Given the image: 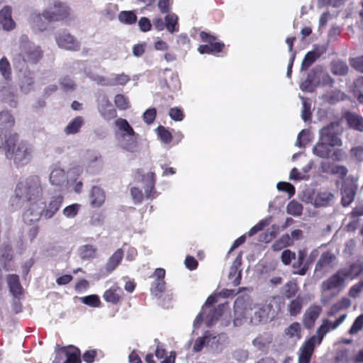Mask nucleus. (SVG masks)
I'll list each match as a JSON object with an SVG mask.
<instances>
[{"mask_svg": "<svg viewBox=\"0 0 363 363\" xmlns=\"http://www.w3.org/2000/svg\"><path fill=\"white\" fill-rule=\"evenodd\" d=\"M20 48L21 52L16 60H22L26 64H37L43 58V52L40 46L29 42H22Z\"/></svg>", "mask_w": 363, "mask_h": 363, "instance_id": "obj_5", "label": "nucleus"}, {"mask_svg": "<svg viewBox=\"0 0 363 363\" xmlns=\"http://www.w3.org/2000/svg\"><path fill=\"white\" fill-rule=\"evenodd\" d=\"M321 312L322 308L320 306H311L303 315V323L304 326L308 329L312 328Z\"/></svg>", "mask_w": 363, "mask_h": 363, "instance_id": "obj_20", "label": "nucleus"}, {"mask_svg": "<svg viewBox=\"0 0 363 363\" xmlns=\"http://www.w3.org/2000/svg\"><path fill=\"white\" fill-rule=\"evenodd\" d=\"M199 36L204 45H201L198 48V51L201 54H217L223 50L225 44L223 42L217 41V38L205 31H201Z\"/></svg>", "mask_w": 363, "mask_h": 363, "instance_id": "obj_7", "label": "nucleus"}, {"mask_svg": "<svg viewBox=\"0 0 363 363\" xmlns=\"http://www.w3.org/2000/svg\"><path fill=\"white\" fill-rule=\"evenodd\" d=\"M115 125L121 132V137L123 139L121 147L123 149L130 152H135L138 150V134H137L128 121L122 118L115 121Z\"/></svg>", "mask_w": 363, "mask_h": 363, "instance_id": "obj_3", "label": "nucleus"}, {"mask_svg": "<svg viewBox=\"0 0 363 363\" xmlns=\"http://www.w3.org/2000/svg\"><path fill=\"white\" fill-rule=\"evenodd\" d=\"M347 318V314L341 315L338 318H337L334 322H331L328 319L323 320V324L318 327L317 329V335L316 338H321V341L323 340V337L330 330H335L337 327H339Z\"/></svg>", "mask_w": 363, "mask_h": 363, "instance_id": "obj_17", "label": "nucleus"}, {"mask_svg": "<svg viewBox=\"0 0 363 363\" xmlns=\"http://www.w3.org/2000/svg\"><path fill=\"white\" fill-rule=\"evenodd\" d=\"M78 253L82 260L93 259L96 257L97 247L93 245H84L79 247Z\"/></svg>", "mask_w": 363, "mask_h": 363, "instance_id": "obj_32", "label": "nucleus"}, {"mask_svg": "<svg viewBox=\"0 0 363 363\" xmlns=\"http://www.w3.org/2000/svg\"><path fill=\"white\" fill-rule=\"evenodd\" d=\"M319 72H320V69L318 68L311 70V72L308 74L306 83H311L315 87L320 86Z\"/></svg>", "mask_w": 363, "mask_h": 363, "instance_id": "obj_55", "label": "nucleus"}, {"mask_svg": "<svg viewBox=\"0 0 363 363\" xmlns=\"http://www.w3.org/2000/svg\"><path fill=\"white\" fill-rule=\"evenodd\" d=\"M303 306V298L300 295L292 300L288 306V311L291 315L296 316L301 311Z\"/></svg>", "mask_w": 363, "mask_h": 363, "instance_id": "obj_43", "label": "nucleus"}, {"mask_svg": "<svg viewBox=\"0 0 363 363\" xmlns=\"http://www.w3.org/2000/svg\"><path fill=\"white\" fill-rule=\"evenodd\" d=\"M143 182L145 184V194L147 199L155 198V174L154 172H149L143 176Z\"/></svg>", "mask_w": 363, "mask_h": 363, "instance_id": "obj_30", "label": "nucleus"}, {"mask_svg": "<svg viewBox=\"0 0 363 363\" xmlns=\"http://www.w3.org/2000/svg\"><path fill=\"white\" fill-rule=\"evenodd\" d=\"M320 343L321 338H316L315 335H313L306 340L300 349L298 363H310L315 346Z\"/></svg>", "mask_w": 363, "mask_h": 363, "instance_id": "obj_9", "label": "nucleus"}, {"mask_svg": "<svg viewBox=\"0 0 363 363\" xmlns=\"http://www.w3.org/2000/svg\"><path fill=\"white\" fill-rule=\"evenodd\" d=\"M118 20L122 23L132 25L137 22L138 17L133 11H123L118 14Z\"/></svg>", "mask_w": 363, "mask_h": 363, "instance_id": "obj_42", "label": "nucleus"}, {"mask_svg": "<svg viewBox=\"0 0 363 363\" xmlns=\"http://www.w3.org/2000/svg\"><path fill=\"white\" fill-rule=\"evenodd\" d=\"M340 125L337 122H332L323 126L319 130V138L328 143L330 146L340 147L342 145V140L340 135Z\"/></svg>", "mask_w": 363, "mask_h": 363, "instance_id": "obj_6", "label": "nucleus"}, {"mask_svg": "<svg viewBox=\"0 0 363 363\" xmlns=\"http://www.w3.org/2000/svg\"><path fill=\"white\" fill-rule=\"evenodd\" d=\"M252 319L257 323L266 321L268 319V313L264 307H259L255 311Z\"/></svg>", "mask_w": 363, "mask_h": 363, "instance_id": "obj_62", "label": "nucleus"}, {"mask_svg": "<svg viewBox=\"0 0 363 363\" xmlns=\"http://www.w3.org/2000/svg\"><path fill=\"white\" fill-rule=\"evenodd\" d=\"M165 274L166 272L163 268H157L154 272L155 279L152 283L150 291L155 296L160 297L165 290Z\"/></svg>", "mask_w": 363, "mask_h": 363, "instance_id": "obj_15", "label": "nucleus"}, {"mask_svg": "<svg viewBox=\"0 0 363 363\" xmlns=\"http://www.w3.org/2000/svg\"><path fill=\"white\" fill-rule=\"evenodd\" d=\"M15 125V119L9 111H3L0 112V129L3 130L4 128L13 127Z\"/></svg>", "mask_w": 363, "mask_h": 363, "instance_id": "obj_40", "label": "nucleus"}, {"mask_svg": "<svg viewBox=\"0 0 363 363\" xmlns=\"http://www.w3.org/2000/svg\"><path fill=\"white\" fill-rule=\"evenodd\" d=\"M320 343L321 338H316L315 335H313L306 340L300 349L298 363H310L315 346Z\"/></svg>", "mask_w": 363, "mask_h": 363, "instance_id": "obj_10", "label": "nucleus"}, {"mask_svg": "<svg viewBox=\"0 0 363 363\" xmlns=\"http://www.w3.org/2000/svg\"><path fill=\"white\" fill-rule=\"evenodd\" d=\"M350 65L356 71L363 73V55L351 58Z\"/></svg>", "mask_w": 363, "mask_h": 363, "instance_id": "obj_63", "label": "nucleus"}, {"mask_svg": "<svg viewBox=\"0 0 363 363\" xmlns=\"http://www.w3.org/2000/svg\"><path fill=\"white\" fill-rule=\"evenodd\" d=\"M55 40L60 48L71 51H78L80 49L79 41L67 30L58 33L55 36Z\"/></svg>", "mask_w": 363, "mask_h": 363, "instance_id": "obj_8", "label": "nucleus"}, {"mask_svg": "<svg viewBox=\"0 0 363 363\" xmlns=\"http://www.w3.org/2000/svg\"><path fill=\"white\" fill-rule=\"evenodd\" d=\"M277 186L279 191L286 192L289 198L295 194V187L291 183L280 182L277 184Z\"/></svg>", "mask_w": 363, "mask_h": 363, "instance_id": "obj_60", "label": "nucleus"}, {"mask_svg": "<svg viewBox=\"0 0 363 363\" xmlns=\"http://www.w3.org/2000/svg\"><path fill=\"white\" fill-rule=\"evenodd\" d=\"M64 201V196L61 194L52 196L48 203L42 207L43 217L45 219L52 218L60 210Z\"/></svg>", "mask_w": 363, "mask_h": 363, "instance_id": "obj_13", "label": "nucleus"}, {"mask_svg": "<svg viewBox=\"0 0 363 363\" xmlns=\"http://www.w3.org/2000/svg\"><path fill=\"white\" fill-rule=\"evenodd\" d=\"M97 108L101 117L106 121H109L117 117L116 110L106 95L99 97Z\"/></svg>", "mask_w": 363, "mask_h": 363, "instance_id": "obj_11", "label": "nucleus"}, {"mask_svg": "<svg viewBox=\"0 0 363 363\" xmlns=\"http://www.w3.org/2000/svg\"><path fill=\"white\" fill-rule=\"evenodd\" d=\"M0 72L5 79L9 80L11 79V68L10 63L6 57H3L0 60Z\"/></svg>", "mask_w": 363, "mask_h": 363, "instance_id": "obj_51", "label": "nucleus"}, {"mask_svg": "<svg viewBox=\"0 0 363 363\" xmlns=\"http://www.w3.org/2000/svg\"><path fill=\"white\" fill-rule=\"evenodd\" d=\"M67 180L66 174L62 169H55L50 173V182L52 185L62 186Z\"/></svg>", "mask_w": 363, "mask_h": 363, "instance_id": "obj_36", "label": "nucleus"}, {"mask_svg": "<svg viewBox=\"0 0 363 363\" xmlns=\"http://www.w3.org/2000/svg\"><path fill=\"white\" fill-rule=\"evenodd\" d=\"M350 305L351 301L347 297H343L330 307L328 311V315L329 317L335 316L340 311L347 309Z\"/></svg>", "mask_w": 363, "mask_h": 363, "instance_id": "obj_34", "label": "nucleus"}, {"mask_svg": "<svg viewBox=\"0 0 363 363\" xmlns=\"http://www.w3.org/2000/svg\"><path fill=\"white\" fill-rule=\"evenodd\" d=\"M286 212L294 216H299L302 214L303 206L299 202L292 200L287 205Z\"/></svg>", "mask_w": 363, "mask_h": 363, "instance_id": "obj_48", "label": "nucleus"}, {"mask_svg": "<svg viewBox=\"0 0 363 363\" xmlns=\"http://www.w3.org/2000/svg\"><path fill=\"white\" fill-rule=\"evenodd\" d=\"M105 199L106 196L104 190L97 186H94L89 194L91 206L93 208H99L104 204Z\"/></svg>", "mask_w": 363, "mask_h": 363, "instance_id": "obj_27", "label": "nucleus"}, {"mask_svg": "<svg viewBox=\"0 0 363 363\" xmlns=\"http://www.w3.org/2000/svg\"><path fill=\"white\" fill-rule=\"evenodd\" d=\"M44 14L52 23L64 21L70 18L72 9L67 3L54 0L44 9Z\"/></svg>", "mask_w": 363, "mask_h": 363, "instance_id": "obj_4", "label": "nucleus"}, {"mask_svg": "<svg viewBox=\"0 0 363 363\" xmlns=\"http://www.w3.org/2000/svg\"><path fill=\"white\" fill-rule=\"evenodd\" d=\"M347 173L348 169L344 165L333 164L330 169V174L337 175L342 179L347 176Z\"/></svg>", "mask_w": 363, "mask_h": 363, "instance_id": "obj_61", "label": "nucleus"}, {"mask_svg": "<svg viewBox=\"0 0 363 363\" xmlns=\"http://www.w3.org/2000/svg\"><path fill=\"white\" fill-rule=\"evenodd\" d=\"M157 135L161 141L165 144L170 143L172 140V133L164 126L160 125L157 128Z\"/></svg>", "mask_w": 363, "mask_h": 363, "instance_id": "obj_52", "label": "nucleus"}, {"mask_svg": "<svg viewBox=\"0 0 363 363\" xmlns=\"http://www.w3.org/2000/svg\"><path fill=\"white\" fill-rule=\"evenodd\" d=\"M225 307V304H219L217 306V307L211 310L206 316V325L208 327L212 326L218 321V320L223 315Z\"/></svg>", "mask_w": 363, "mask_h": 363, "instance_id": "obj_33", "label": "nucleus"}, {"mask_svg": "<svg viewBox=\"0 0 363 363\" xmlns=\"http://www.w3.org/2000/svg\"><path fill=\"white\" fill-rule=\"evenodd\" d=\"M80 208V205L78 203H73L67 206L63 209V215L67 218H74L78 213Z\"/></svg>", "mask_w": 363, "mask_h": 363, "instance_id": "obj_59", "label": "nucleus"}, {"mask_svg": "<svg viewBox=\"0 0 363 363\" xmlns=\"http://www.w3.org/2000/svg\"><path fill=\"white\" fill-rule=\"evenodd\" d=\"M334 199V195L329 191L317 192L313 198V205L315 207H325L330 205Z\"/></svg>", "mask_w": 363, "mask_h": 363, "instance_id": "obj_29", "label": "nucleus"}, {"mask_svg": "<svg viewBox=\"0 0 363 363\" xmlns=\"http://www.w3.org/2000/svg\"><path fill=\"white\" fill-rule=\"evenodd\" d=\"M114 103L119 110L124 111L130 107L128 97L125 96L123 94H116L114 98Z\"/></svg>", "mask_w": 363, "mask_h": 363, "instance_id": "obj_50", "label": "nucleus"}, {"mask_svg": "<svg viewBox=\"0 0 363 363\" xmlns=\"http://www.w3.org/2000/svg\"><path fill=\"white\" fill-rule=\"evenodd\" d=\"M60 84L65 91H72L76 88V84L69 76L63 77L60 80Z\"/></svg>", "mask_w": 363, "mask_h": 363, "instance_id": "obj_53", "label": "nucleus"}, {"mask_svg": "<svg viewBox=\"0 0 363 363\" xmlns=\"http://www.w3.org/2000/svg\"><path fill=\"white\" fill-rule=\"evenodd\" d=\"M0 24L4 30H12L16 27V23L11 16V8L5 6L0 11Z\"/></svg>", "mask_w": 363, "mask_h": 363, "instance_id": "obj_24", "label": "nucleus"}, {"mask_svg": "<svg viewBox=\"0 0 363 363\" xmlns=\"http://www.w3.org/2000/svg\"><path fill=\"white\" fill-rule=\"evenodd\" d=\"M18 135L16 133H10L6 140V156L13 160L16 164L27 163L31 158L33 147L26 141H21L17 144Z\"/></svg>", "mask_w": 363, "mask_h": 363, "instance_id": "obj_2", "label": "nucleus"}, {"mask_svg": "<svg viewBox=\"0 0 363 363\" xmlns=\"http://www.w3.org/2000/svg\"><path fill=\"white\" fill-rule=\"evenodd\" d=\"M363 329V314L359 315L356 318L353 322L351 328L349 330L350 335L357 334L359 331Z\"/></svg>", "mask_w": 363, "mask_h": 363, "instance_id": "obj_57", "label": "nucleus"}, {"mask_svg": "<svg viewBox=\"0 0 363 363\" xmlns=\"http://www.w3.org/2000/svg\"><path fill=\"white\" fill-rule=\"evenodd\" d=\"M6 281L10 293L16 298H20L23 294V289L17 274H8Z\"/></svg>", "mask_w": 363, "mask_h": 363, "instance_id": "obj_25", "label": "nucleus"}, {"mask_svg": "<svg viewBox=\"0 0 363 363\" xmlns=\"http://www.w3.org/2000/svg\"><path fill=\"white\" fill-rule=\"evenodd\" d=\"M0 257L4 259V269L8 271L6 262L12 261L13 257V249L11 245L6 244L1 246L0 248Z\"/></svg>", "mask_w": 363, "mask_h": 363, "instance_id": "obj_44", "label": "nucleus"}, {"mask_svg": "<svg viewBox=\"0 0 363 363\" xmlns=\"http://www.w3.org/2000/svg\"><path fill=\"white\" fill-rule=\"evenodd\" d=\"M331 72L335 75L345 76L348 72V66L346 62L337 60L331 62Z\"/></svg>", "mask_w": 363, "mask_h": 363, "instance_id": "obj_41", "label": "nucleus"}, {"mask_svg": "<svg viewBox=\"0 0 363 363\" xmlns=\"http://www.w3.org/2000/svg\"><path fill=\"white\" fill-rule=\"evenodd\" d=\"M211 338V334L209 331H206L203 337H198L194 344L193 351L195 352H201L203 347L208 344Z\"/></svg>", "mask_w": 363, "mask_h": 363, "instance_id": "obj_47", "label": "nucleus"}, {"mask_svg": "<svg viewBox=\"0 0 363 363\" xmlns=\"http://www.w3.org/2000/svg\"><path fill=\"white\" fill-rule=\"evenodd\" d=\"M342 118L345 120L349 128L363 132V117L354 112L346 111L342 114Z\"/></svg>", "mask_w": 363, "mask_h": 363, "instance_id": "obj_19", "label": "nucleus"}, {"mask_svg": "<svg viewBox=\"0 0 363 363\" xmlns=\"http://www.w3.org/2000/svg\"><path fill=\"white\" fill-rule=\"evenodd\" d=\"M296 259V253L291 250H284L281 255V261L284 265L288 266Z\"/></svg>", "mask_w": 363, "mask_h": 363, "instance_id": "obj_58", "label": "nucleus"}, {"mask_svg": "<svg viewBox=\"0 0 363 363\" xmlns=\"http://www.w3.org/2000/svg\"><path fill=\"white\" fill-rule=\"evenodd\" d=\"M356 190L352 186H345L342 189L341 203L343 206H349L354 199Z\"/></svg>", "mask_w": 363, "mask_h": 363, "instance_id": "obj_38", "label": "nucleus"}, {"mask_svg": "<svg viewBox=\"0 0 363 363\" xmlns=\"http://www.w3.org/2000/svg\"><path fill=\"white\" fill-rule=\"evenodd\" d=\"M299 290L298 284L294 280H290L286 282L283 288L281 294L287 299L294 297Z\"/></svg>", "mask_w": 363, "mask_h": 363, "instance_id": "obj_37", "label": "nucleus"}, {"mask_svg": "<svg viewBox=\"0 0 363 363\" xmlns=\"http://www.w3.org/2000/svg\"><path fill=\"white\" fill-rule=\"evenodd\" d=\"M333 146H330V144L323 141L320 138H318V142L313 147V153L323 159H328L331 156L332 148Z\"/></svg>", "mask_w": 363, "mask_h": 363, "instance_id": "obj_26", "label": "nucleus"}, {"mask_svg": "<svg viewBox=\"0 0 363 363\" xmlns=\"http://www.w3.org/2000/svg\"><path fill=\"white\" fill-rule=\"evenodd\" d=\"M84 124V119L82 116H76L65 128L64 132L66 135H74L79 132Z\"/></svg>", "mask_w": 363, "mask_h": 363, "instance_id": "obj_35", "label": "nucleus"}, {"mask_svg": "<svg viewBox=\"0 0 363 363\" xmlns=\"http://www.w3.org/2000/svg\"><path fill=\"white\" fill-rule=\"evenodd\" d=\"M344 98L345 94L342 91L340 90H335L327 96V101L330 104H335L340 101H342Z\"/></svg>", "mask_w": 363, "mask_h": 363, "instance_id": "obj_56", "label": "nucleus"}, {"mask_svg": "<svg viewBox=\"0 0 363 363\" xmlns=\"http://www.w3.org/2000/svg\"><path fill=\"white\" fill-rule=\"evenodd\" d=\"M293 244V239L289 234L286 233L282 235L279 239H277L273 243L272 247L274 251H279L286 247L291 246Z\"/></svg>", "mask_w": 363, "mask_h": 363, "instance_id": "obj_39", "label": "nucleus"}, {"mask_svg": "<svg viewBox=\"0 0 363 363\" xmlns=\"http://www.w3.org/2000/svg\"><path fill=\"white\" fill-rule=\"evenodd\" d=\"M351 157L357 162H363V145H357L350 149Z\"/></svg>", "mask_w": 363, "mask_h": 363, "instance_id": "obj_64", "label": "nucleus"}, {"mask_svg": "<svg viewBox=\"0 0 363 363\" xmlns=\"http://www.w3.org/2000/svg\"><path fill=\"white\" fill-rule=\"evenodd\" d=\"M336 257L333 253L330 252H323L315 264V272H324L327 271L333 267V263Z\"/></svg>", "mask_w": 363, "mask_h": 363, "instance_id": "obj_23", "label": "nucleus"}, {"mask_svg": "<svg viewBox=\"0 0 363 363\" xmlns=\"http://www.w3.org/2000/svg\"><path fill=\"white\" fill-rule=\"evenodd\" d=\"M308 255L306 249H301L298 251L297 259L292 264V273L300 276L306 274L309 269L308 263L306 262V259Z\"/></svg>", "mask_w": 363, "mask_h": 363, "instance_id": "obj_16", "label": "nucleus"}, {"mask_svg": "<svg viewBox=\"0 0 363 363\" xmlns=\"http://www.w3.org/2000/svg\"><path fill=\"white\" fill-rule=\"evenodd\" d=\"M52 23L49 21L44 14V11L42 13H33L30 19L31 28L34 32H43L46 30L50 24Z\"/></svg>", "mask_w": 363, "mask_h": 363, "instance_id": "obj_18", "label": "nucleus"}, {"mask_svg": "<svg viewBox=\"0 0 363 363\" xmlns=\"http://www.w3.org/2000/svg\"><path fill=\"white\" fill-rule=\"evenodd\" d=\"M123 291L118 286H113L106 290L103 294L104 299L113 305L118 304L123 299Z\"/></svg>", "mask_w": 363, "mask_h": 363, "instance_id": "obj_22", "label": "nucleus"}, {"mask_svg": "<svg viewBox=\"0 0 363 363\" xmlns=\"http://www.w3.org/2000/svg\"><path fill=\"white\" fill-rule=\"evenodd\" d=\"M124 255V252L119 248L109 257L105 264V270L107 274L113 272L116 267L121 264Z\"/></svg>", "mask_w": 363, "mask_h": 363, "instance_id": "obj_28", "label": "nucleus"}, {"mask_svg": "<svg viewBox=\"0 0 363 363\" xmlns=\"http://www.w3.org/2000/svg\"><path fill=\"white\" fill-rule=\"evenodd\" d=\"M285 335L292 338L296 337L298 339L301 337V325L298 323L294 322L287 327L284 330Z\"/></svg>", "mask_w": 363, "mask_h": 363, "instance_id": "obj_49", "label": "nucleus"}, {"mask_svg": "<svg viewBox=\"0 0 363 363\" xmlns=\"http://www.w3.org/2000/svg\"><path fill=\"white\" fill-rule=\"evenodd\" d=\"M319 57L320 54L318 53L316 51L308 52L302 61L301 70L308 69Z\"/></svg>", "mask_w": 363, "mask_h": 363, "instance_id": "obj_46", "label": "nucleus"}, {"mask_svg": "<svg viewBox=\"0 0 363 363\" xmlns=\"http://www.w3.org/2000/svg\"><path fill=\"white\" fill-rule=\"evenodd\" d=\"M164 21L165 27L169 33H172L175 31H178V17L176 14H167L164 18Z\"/></svg>", "mask_w": 363, "mask_h": 363, "instance_id": "obj_45", "label": "nucleus"}, {"mask_svg": "<svg viewBox=\"0 0 363 363\" xmlns=\"http://www.w3.org/2000/svg\"><path fill=\"white\" fill-rule=\"evenodd\" d=\"M14 192L16 198L25 202H41L44 186L39 176L30 175L17 184Z\"/></svg>", "mask_w": 363, "mask_h": 363, "instance_id": "obj_1", "label": "nucleus"}, {"mask_svg": "<svg viewBox=\"0 0 363 363\" xmlns=\"http://www.w3.org/2000/svg\"><path fill=\"white\" fill-rule=\"evenodd\" d=\"M82 302L91 307L96 308L101 305V301L97 295L92 294L81 298Z\"/></svg>", "mask_w": 363, "mask_h": 363, "instance_id": "obj_54", "label": "nucleus"}, {"mask_svg": "<svg viewBox=\"0 0 363 363\" xmlns=\"http://www.w3.org/2000/svg\"><path fill=\"white\" fill-rule=\"evenodd\" d=\"M62 352L65 354L66 359L64 363H81L80 351L77 347L69 346L62 349Z\"/></svg>", "mask_w": 363, "mask_h": 363, "instance_id": "obj_31", "label": "nucleus"}, {"mask_svg": "<svg viewBox=\"0 0 363 363\" xmlns=\"http://www.w3.org/2000/svg\"><path fill=\"white\" fill-rule=\"evenodd\" d=\"M28 208L23 213V220L27 225H31L38 222L43 217V211L41 204L43 202L28 203Z\"/></svg>", "mask_w": 363, "mask_h": 363, "instance_id": "obj_12", "label": "nucleus"}, {"mask_svg": "<svg viewBox=\"0 0 363 363\" xmlns=\"http://www.w3.org/2000/svg\"><path fill=\"white\" fill-rule=\"evenodd\" d=\"M346 279L339 269L335 274L330 276L328 279L323 281L321 284L323 291H330L335 289L340 290L345 286Z\"/></svg>", "mask_w": 363, "mask_h": 363, "instance_id": "obj_14", "label": "nucleus"}, {"mask_svg": "<svg viewBox=\"0 0 363 363\" xmlns=\"http://www.w3.org/2000/svg\"><path fill=\"white\" fill-rule=\"evenodd\" d=\"M342 274L347 279L353 280L363 274V263L360 261L354 262L347 267L340 268Z\"/></svg>", "mask_w": 363, "mask_h": 363, "instance_id": "obj_21", "label": "nucleus"}]
</instances>
